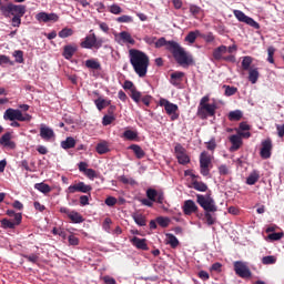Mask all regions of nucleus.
I'll list each match as a JSON object with an SVG mask.
<instances>
[{
    "instance_id": "1",
    "label": "nucleus",
    "mask_w": 284,
    "mask_h": 284,
    "mask_svg": "<svg viewBox=\"0 0 284 284\" xmlns=\"http://www.w3.org/2000/svg\"><path fill=\"white\" fill-rule=\"evenodd\" d=\"M197 199V205H200L204 211V220L207 226H213L216 223V214L219 211V206L216 205L215 200L213 199L211 193L205 195L197 194L195 195Z\"/></svg>"
},
{
    "instance_id": "2",
    "label": "nucleus",
    "mask_w": 284,
    "mask_h": 284,
    "mask_svg": "<svg viewBox=\"0 0 284 284\" xmlns=\"http://www.w3.org/2000/svg\"><path fill=\"white\" fill-rule=\"evenodd\" d=\"M0 11L6 19L12 18V26L19 28L22 24V18L27 12V8L23 4H2L0 0Z\"/></svg>"
},
{
    "instance_id": "3",
    "label": "nucleus",
    "mask_w": 284,
    "mask_h": 284,
    "mask_svg": "<svg viewBox=\"0 0 284 284\" xmlns=\"http://www.w3.org/2000/svg\"><path fill=\"white\" fill-rule=\"evenodd\" d=\"M130 63L139 78H144L146 75L149 68V58L144 52L136 49H131Z\"/></svg>"
},
{
    "instance_id": "4",
    "label": "nucleus",
    "mask_w": 284,
    "mask_h": 284,
    "mask_svg": "<svg viewBox=\"0 0 284 284\" xmlns=\"http://www.w3.org/2000/svg\"><path fill=\"white\" fill-rule=\"evenodd\" d=\"M168 51L171 52L175 62L181 67H190L194 63L193 57L187 54L178 42H170Z\"/></svg>"
},
{
    "instance_id": "5",
    "label": "nucleus",
    "mask_w": 284,
    "mask_h": 284,
    "mask_svg": "<svg viewBox=\"0 0 284 284\" xmlns=\"http://www.w3.org/2000/svg\"><path fill=\"white\" fill-rule=\"evenodd\" d=\"M104 42V38H99L97 33L93 32V29H91L90 33L81 41L80 47L87 50H100Z\"/></svg>"
},
{
    "instance_id": "6",
    "label": "nucleus",
    "mask_w": 284,
    "mask_h": 284,
    "mask_svg": "<svg viewBox=\"0 0 284 284\" xmlns=\"http://www.w3.org/2000/svg\"><path fill=\"white\" fill-rule=\"evenodd\" d=\"M214 155L207 151L200 154V172L203 176H209L213 168Z\"/></svg>"
},
{
    "instance_id": "7",
    "label": "nucleus",
    "mask_w": 284,
    "mask_h": 284,
    "mask_svg": "<svg viewBox=\"0 0 284 284\" xmlns=\"http://www.w3.org/2000/svg\"><path fill=\"white\" fill-rule=\"evenodd\" d=\"M227 54V45L225 44H221L212 51V58L214 61H225L230 63L236 62V57L234 54Z\"/></svg>"
},
{
    "instance_id": "8",
    "label": "nucleus",
    "mask_w": 284,
    "mask_h": 284,
    "mask_svg": "<svg viewBox=\"0 0 284 284\" xmlns=\"http://www.w3.org/2000/svg\"><path fill=\"white\" fill-rule=\"evenodd\" d=\"M3 119L6 121H19V122H30L32 116L29 114H24L22 113L21 110H14V109H7L4 114H3Z\"/></svg>"
},
{
    "instance_id": "9",
    "label": "nucleus",
    "mask_w": 284,
    "mask_h": 284,
    "mask_svg": "<svg viewBox=\"0 0 284 284\" xmlns=\"http://www.w3.org/2000/svg\"><path fill=\"white\" fill-rule=\"evenodd\" d=\"M160 106L165 109L168 115H171V121L174 122L179 120L180 114L176 113L179 111L178 104L170 102L165 98H160Z\"/></svg>"
},
{
    "instance_id": "10",
    "label": "nucleus",
    "mask_w": 284,
    "mask_h": 284,
    "mask_svg": "<svg viewBox=\"0 0 284 284\" xmlns=\"http://www.w3.org/2000/svg\"><path fill=\"white\" fill-rule=\"evenodd\" d=\"M233 270L236 275L243 280H248L252 277V272L246 262L235 261L233 262Z\"/></svg>"
},
{
    "instance_id": "11",
    "label": "nucleus",
    "mask_w": 284,
    "mask_h": 284,
    "mask_svg": "<svg viewBox=\"0 0 284 284\" xmlns=\"http://www.w3.org/2000/svg\"><path fill=\"white\" fill-rule=\"evenodd\" d=\"M174 153L178 163L182 165L191 163V156L186 154V150L180 143L174 146Z\"/></svg>"
},
{
    "instance_id": "12",
    "label": "nucleus",
    "mask_w": 284,
    "mask_h": 284,
    "mask_svg": "<svg viewBox=\"0 0 284 284\" xmlns=\"http://www.w3.org/2000/svg\"><path fill=\"white\" fill-rule=\"evenodd\" d=\"M233 16H235V18L240 22H244L247 26L252 27L253 29L260 30V24L253 18L246 16L245 12L239 11V9H235V11H233Z\"/></svg>"
},
{
    "instance_id": "13",
    "label": "nucleus",
    "mask_w": 284,
    "mask_h": 284,
    "mask_svg": "<svg viewBox=\"0 0 284 284\" xmlns=\"http://www.w3.org/2000/svg\"><path fill=\"white\" fill-rule=\"evenodd\" d=\"M122 88H124V90L131 91L130 97L134 101V103H136V104L141 103V92L138 91L136 87L134 85V82H132L130 80H125Z\"/></svg>"
},
{
    "instance_id": "14",
    "label": "nucleus",
    "mask_w": 284,
    "mask_h": 284,
    "mask_svg": "<svg viewBox=\"0 0 284 284\" xmlns=\"http://www.w3.org/2000/svg\"><path fill=\"white\" fill-rule=\"evenodd\" d=\"M92 191V186L87 185L84 182H79L74 185L67 187V193L74 194V193H82L89 194Z\"/></svg>"
},
{
    "instance_id": "15",
    "label": "nucleus",
    "mask_w": 284,
    "mask_h": 284,
    "mask_svg": "<svg viewBox=\"0 0 284 284\" xmlns=\"http://www.w3.org/2000/svg\"><path fill=\"white\" fill-rule=\"evenodd\" d=\"M22 220L23 216L18 214L16 220L3 219L0 221V224L3 230H14L17 226L21 225Z\"/></svg>"
},
{
    "instance_id": "16",
    "label": "nucleus",
    "mask_w": 284,
    "mask_h": 284,
    "mask_svg": "<svg viewBox=\"0 0 284 284\" xmlns=\"http://www.w3.org/2000/svg\"><path fill=\"white\" fill-rule=\"evenodd\" d=\"M36 19L39 21V22H44V23H48L50 21H53V22H57L60 20V16L52 12V13H48L45 11H41V12H38L36 14Z\"/></svg>"
},
{
    "instance_id": "17",
    "label": "nucleus",
    "mask_w": 284,
    "mask_h": 284,
    "mask_svg": "<svg viewBox=\"0 0 284 284\" xmlns=\"http://www.w3.org/2000/svg\"><path fill=\"white\" fill-rule=\"evenodd\" d=\"M272 149H273V144H272V140L271 139H266L262 142V149L260 152V155L263 160H268L272 156Z\"/></svg>"
},
{
    "instance_id": "18",
    "label": "nucleus",
    "mask_w": 284,
    "mask_h": 284,
    "mask_svg": "<svg viewBox=\"0 0 284 284\" xmlns=\"http://www.w3.org/2000/svg\"><path fill=\"white\" fill-rule=\"evenodd\" d=\"M215 111H216V105L215 104H207V105H204V106H197V116H201V119H206V113L209 114V116H214Z\"/></svg>"
},
{
    "instance_id": "19",
    "label": "nucleus",
    "mask_w": 284,
    "mask_h": 284,
    "mask_svg": "<svg viewBox=\"0 0 284 284\" xmlns=\"http://www.w3.org/2000/svg\"><path fill=\"white\" fill-rule=\"evenodd\" d=\"M183 212L185 215L196 214V212H199V206L193 200H187L183 204Z\"/></svg>"
},
{
    "instance_id": "20",
    "label": "nucleus",
    "mask_w": 284,
    "mask_h": 284,
    "mask_svg": "<svg viewBox=\"0 0 284 284\" xmlns=\"http://www.w3.org/2000/svg\"><path fill=\"white\" fill-rule=\"evenodd\" d=\"M78 50H79V48L77 47V44L63 45L62 55H63L64 59L71 60L72 57L77 53Z\"/></svg>"
},
{
    "instance_id": "21",
    "label": "nucleus",
    "mask_w": 284,
    "mask_h": 284,
    "mask_svg": "<svg viewBox=\"0 0 284 284\" xmlns=\"http://www.w3.org/2000/svg\"><path fill=\"white\" fill-rule=\"evenodd\" d=\"M40 136L44 141H50L51 139L54 138V132H53L52 129H50L45 124H41V126H40Z\"/></svg>"
},
{
    "instance_id": "22",
    "label": "nucleus",
    "mask_w": 284,
    "mask_h": 284,
    "mask_svg": "<svg viewBox=\"0 0 284 284\" xmlns=\"http://www.w3.org/2000/svg\"><path fill=\"white\" fill-rule=\"evenodd\" d=\"M230 143L232 144V146L230 148V151L231 152H236L241 145H242V139H241V135L239 134H232L230 136Z\"/></svg>"
},
{
    "instance_id": "23",
    "label": "nucleus",
    "mask_w": 284,
    "mask_h": 284,
    "mask_svg": "<svg viewBox=\"0 0 284 284\" xmlns=\"http://www.w3.org/2000/svg\"><path fill=\"white\" fill-rule=\"evenodd\" d=\"M131 244L134 247H136V250H143V251H148L149 250L145 239L141 240V237L134 236L131 240Z\"/></svg>"
},
{
    "instance_id": "24",
    "label": "nucleus",
    "mask_w": 284,
    "mask_h": 284,
    "mask_svg": "<svg viewBox=\"0 0 284 284\" xmlns=\"http://www.w3.org/2000/svg\"><path fill=\"white\" fill-rule=\"evenodd\" d=\"M12 135L11 133H4L1 138H0V144L9 148V149H14L16 148V143L13 141H11Z\"/></svg>"
},
{
    "instance_id": "25",
    "label": "nucleus",
    "mask_w": 284,
    "mask_h": 284,
    "mask_svg": "<svg viewBox=\"0 0 284 284\" xmlns=\"http://www.w3.org/2000/svg\"><path fill=\"white\" fill-rule=\"evenodd\" d=\"M185 73L182 71H175L171 74V84L173 87H179L181 84V82L183 81Z\"/></svg>"
},
{
    "instance_id": "26",
    "label": "nucleus",
    "mask_w": 284,
    "mask_h": 284,
    "mask_svg": "<svg viewBox=\"0 0 284 284\" xmlns=\"http://www.w3.org/2000/svg\"><path fill=\"white\" fill-rule=\"evenodd\" d=\"M84 67H87L90 70L102 71L101 62H99L95 59L87 60V62H84Z\"/></svg>"
},
{
    "instance_id": "27",
    "label": "nucleus",
    "mask_w": 284,
    "mask_h": 284,
    "mask_svg": "<svg viewBox=\"0 0 284 284\" xmlns=\"http://www.w3.org/2000/svg\"><path fill=\"white\" fill-rule=\"evenodd\" d=\"M75 146H77V140H74V138L72 136H67V140L61 141V148L63 150H70Z\"/></svg>"
},
{
    "instance_id": "28",
    "label": "nucleus",
    "mask_w": 284,
    "mask_h": 284,
    "mask_svg": "<svg viewBox=\"0 0 284 284\" xmlns=\"http://www.w3.org/2000/svg\"><path fill=\"white\" fill-rule=\"evenodd\" d=\"M129 149L133 151V153H134V155H135V158H136L138 160H142V159L145 158V151H143L140 145H138V144H132V145H130Z\"/></svg>"
},
{
    "instance_id": "29",
    "label": "nucleus",
    "mask_w": 284,
    "mask_h": 284,
    "mask_svg": "<svg viewBox=\"0 0 284 284\" xmlns=\"http://www.w3.org/2000/svg\"><path fill=\"white\" fill-rule=\"evenodd\" d=\"M166 244L170 245L172 247V250H176V247H179L180 245V241L178 240V237L174 234H166Z\"/></svg>"
},
{
    "instance_id": "30",
    "label": "nucleus",
    "mask_w": 284,
    "mask_h": 284,
    "mask_svg": "<svg viewBox=\"0 0 284 284\" xmlns=\"http://www.w3.org/2000/svg\"><path fill=\"white\" fill-rule=\"evenodd\" d=\"M258 180H260V173H258V171L254 170L246 178V184L247 185H255Z\"/></svg>"
},
{
    "instance_id": "31",
    "label": "nucleus",
    "mask_w": 284,
    "mask_h": 284,
    "mask_svg": "<svg viewBox=\"0 0 284 284\" xmlns=\"http://www.w3.org/2000/svg\"><path fill=\"white\" fill-rule=\"evenodd\" d=\"M258 77H260V72H258L257 68H253V69L248 70V81L252 84H256Z\"/></svg>"
},
{
    "instance_id": "32",
    "label": "nucleus",
    "mask_w": 284,
    "mask_h": 284,
    "mask_svg": "<svg viewBox=\"0 0 284 284\" xmlns=\"http://www.w3.org/2000/svg\"><path fill=\"white\" fill-rule=\"evenodd\" d=\"M69 219L72 221V223L74 224H81L84 222L83 216L81 215V213L77 212V211H72Z\"/></svg>"
},
{
    "instance_id": "33",
    "label": "nucleus",
    "mask_w": 284,
    "mask_h": 284,
    "mask_svg": "<svg viewBox=\"0 0 284 284\" xmlns=\"http://www.w3.org/2000/svg\"><path fill=\"white\" fill-rule=\"evenodd\" d=\"M95 151L100 155L106 154L110 151L108 142L104 141V142L98 143L97 148H95Z\"/></svg>"
},
{
    "instance_id": "34",
    "label": "nucleus",
    "mask_w": 284,
    "mask_h": 284,
    "mask_svg": "<svg viewBox=\"0 0 284 284\" xmlns=\"http://www.w3.org/2000/svg\"><path fill=\"white\" fill-rule=\"evenodd\" d=\"M243 118V114L240 110L231 111L227 115L229 121L239 122Z\"/></svg>"
},
{
    "instance_id": "35",
    "label": "nucleus",
    "mask_w": 284,
    "mask_h": 284,
    "mask_svg": "<svg viewBox=\"0 0 284 284\" xmlns=\"http://www.w3.org/2000/svg\"><path fill=\"white\" fill-rule=\"evenodd\" d=\"M252 63H253L252 57H250V55L244 57L242 60V70L245 72L252 70V68H251Z\"/></svg>"
},
{
    "instance_id": "36",
    "label": "nucleus",
    "mask_w": 284,
    "mask_h": 284,
    "mask_svg": "<svg viewBox=\"0 0 284 284\" xmlns=\"http://www.w3.org/2000/svg\"><path fill=\"white\" fill-rule=\"evenodd\" d=\"M192 186L195 191L202 192V193L206 192L207 190V185L203 182H199L197 180L192 181Z\"/></svg>"
},
{
    "instance_id": "37",
    "label": "nucleus",
    "mask_w": 284,
    "mask_h": 284,
    "mask_svg": "<svg viewBox=\"0 0 284 284\" xmlns=\"http://www.w3.org/2000/svg\"><path fill=\"white\" fill-rule=\"evenodd\" d=\"M34 189L44 195H47L51 192V186H49L48 184H44V183H37L34 185Z\"/></svg>"
},
{
    "instance_id": "38",
    "label": "nucleus",
    "mask_w": 284,
    "mask_h": 284,
    "mask_svg": "<svg viewBox=\"0 0 284 284\" xmlns=\"http://www.w3.org/2000/svg\"><path fill=\"white\" fill-rule=\"evenodd\" d=\"M200 30L190 31L189 34L185 37V41L193 44L196 41V38L200 37Z\"/></svg>"
},
{
    "instance_id": "39",
    "label": "nucleus",
    "mask_w": 284,
    "mask_h": 284,
    "mask_svg": "<svg viewBox=\"0 0 284 284\" xmlns=\"http://www.w3.org/2000/svg\"><path fill=\"white\" fill-rule=\"evenodd\" d=\"M172 42H175V41H166L165 38L162 37V38H160L158 41H155L154 47H155L156 49L166 47V50H169V47H170L169 43H172Z\"/></svg>"
},
{
    "instance_id": "40",
    "label": "nucleus",
    "mask_w": 284,
    "mask_h": 284,
    "mask_svg": "<svg viewBox=\"0 0 284 284\" xmlns=\"http://www.w3.org/2000/svg\"><path fill=\"white\" fill-rule=\"evenodd\" d=\"M58 36L61 38V39H65L68 37H72L73 36V30L71 28H68V27H64L62 28Z\"/></svg>"
},
{
    "instance_id": "41",
    "label": "nucleus",
    "mask_w": 284,
    "mask_h": 284,
    "mask_svg": "<svg viewBox=\"0 0 284 284\" xmlns=\"http://www.w3.org/2000/svg\"><path fill=\"white\" fill-rule=\"evenodd\" d=\"M156 224L160 225L162 229H166L170 225L171 220L169 217H156Z\"/></svg>"
},
{
    "instance_id": "42",
    "label": "nucleus",
    "mask_w": 284,
    "mask_h": 284,
    "mask_svg": "<svg viewBox=\"0 0 284 284\" xmlns=\"http://www.w3.org/2000/svg\"><path fill=\"white\" fill-rule=\"evenodd\" d=\"M277 258L275 255H266L265 257H262V264L263 265H275Z\"/></svg>"
},
{
    "instance_id": "43",
    "label": "nucleus",
    "mask_w": 284,
    "mask_h": 284,
    "mask_svg": "<svg viewBox=\"0 0 284 284\" xmlns=\"http://www.w3.org/2000/svg\"><path fill=\"white\" fill-rule=\"evenodd\" d=\"M120 39L130 43V44H134L135 43V40L132 39L131 34L126 31H122L120 32Z\"/></svg>"
},
{
    "instance_id": "44",
    "label": "nucleus",
    "mask_w": 284,
    "mask_h": 284,
    "mask_svg": "<svg viewBox=\"0 0 284 284\" xmlns=\"http://www.w3.org/2000/svg\"><path fill=\"white\" fill-rule=\"evenodd\" d=\"M205 148H206V150L214 152L217 148L216 139L214 136H212L210 139V141L205 142Z\"/></svg>"
},
{
    "instance_id": "45",
    "label": "nucleus",
    "mask_w": 284,
    "mask_h": 284,
    "mask_svg": "<svg viewBox=\"0 0 284 284\" xmlns=\"http://www.w3.org/2000/svg\"><path fill=\"white\" fill-rule=\"evenodd\" d=\"M133 220L135 222V224L140 227H143L146 225V221L145 217L142 214H136L133 216Z\"/></svg>"
},
{
    "instance_id": "46",
    "label": "nucleus",
    "mask_w": 284,
    "mask_h": 284,
    "mask_svg": "<svg viewBox=\"0 0 284 284\" xmlns=\"http://www.w3.org/2000/svg\"><path fill=\"white\" fill-rule=\"evenodd\" d=\"M115 20L119 23H132V22H134V18H132L131 16H128V14L120 16Z\"/></svg>"
},
{
    "instance_id": "47",
    "label": "nucleus",
    "mask_w": 284,
    "mask_h": 284,
    "mask_svg": "<svg viewBox=\"0 0 284 284\" xmlns=\"http://www.w3.org/2000/svg\"><path fill=\"white\" fill-rule=\"evenodd\" d=\"M275 48L273 45H270L267 48V62L271 63V64H274L275 63V60H274V54H275Z\"/></svg>"
},
{
    "instance_id": "48",
    "label": "nucleus",
    "mask_w": 284,
    "mask_h": 284,
    "mask_svg": "<svg viewBox=\"0 0 284 284\" xmlns=\"http://www.w3.org/2000/svg\"><path fill=\"white\" fill-rule=\"evenodd\" d=\"M122 136H124L128 141H135L138 139V133L131 130L125 131L122 133Z\"/></svg>"
},
{
    "instance_id": "49",
    "label": "nucleus",
    "mask_w": 284,
    "mask_h": 284,
    "mask_svg": "<svg viewBox=\"0 0 284 284\" xmlns=\"http://www.w3.org/2000/svg\"><path fill=\"white\" fill-rule=\"evenodd\" d=\"M223 89H225V92H224V94L226 95V97H233V95H235L236 94V92H237V88L236 87H231V85H223Z\"/></svg>"
},
{
    "instance_id": "50",
    "label": "nucleus",
    "mask_w": 284,
    "mask_h": 284,
    "mask_svg": "<svg viewBox=\"0 0 284 284\" xmlns=\"http://www.w3.org/2000/svg\"><path fill=\"white\" fill-rule=\"evenodd\" d=\"M94 104L99 111H102L106 108V100L103 98H98L94 100Z\"/></svg>"
},
{
    "instance_id": "51",
    "label": "nucleus",
    "mask_w": 284,
    "mask_h": 284,
    "mask_svg": "<svg viewBox=\"0 0 284 284\" xmlns=\"http://www.w3.org/2000/svg\"><path fill=\"white\" fill-rule=\"evenodd\" d=\"M158 191L155 189H148L146 196L150 201L156 202Z\"/></svg>"
},
{
    "instance_id": "52",
    "label": "nucleus",
    "mask_w": 284,
    "mask_h": 284,
    "mask_svg": "<svg viewBox=\"0 0 284 284\" xmlns=\"http://www.w3.org/2000/svg\"><path fill=\"white\" fill-rule=\"evenodd\" d=\"M13 57L16 58L17 63L24 62V52L22 50H16Z\"/></svg>"
},
{
    "instance_id": "53",
    "label": "nucleus",
    "mask_w": 284,
    "mask_h": 284,
    "mask_svg": "<svg viewBox=\"0 0 284 284\" xmlns=\"http://www.w3.org/2000/svg\"><path fill=\"white\" fill-rule=\"evenodd\" d=\"M219 173H220L221 176H227V175L231 174V170H230V168L227 165L222 164L219 168Z\"/></svg>"
},
{
    "instance_id": "54",
    "label": "nucleus",
    "mask_w": 284,
    "mask_h": 284,
    "mask_svg": "<svg viewBox=\"0 0 284 284\" xmlns=\"http://www.w3.org/2000/svg\"><path fill=\"white\" fill-rule=\"evenodd\" d=\"M115 120L116 118L114 115H104V118H102V125H111Z\"/></svg>"
},
{
    "instance_id": "55",
    "label": "nucleus",
    "mask_w": 284,
    "mask_h": 284,
    "mask_svg": "<svg viewBox=\"0 0 284 284\" xmlns=\"http://www.w3.org/2000/svg\"><path fill=\"white\" fill-rule=\"evenodd\" d=\"M283 236H284V233L283 232H278V233H271V234H268L267 239L270 241L276 242V241H280Z\"/></svg>"
},
{
    "instance_id": "56",
    "label": "nucleus",
    "mask_w": 284,
    "mask_h": 284,
    "mask_svg": "<svg viewBox=\"0 0 284 284\" xmlns=\"http://www.w3.org/2000/svg\"><path fill=\"white\" fill-rule=\"evenodd\" d=\"M13 65V62L10 60L9 57L4 55V54H1L0 55V65L3 67V65Z\"/></svg>"
},
{
    "instance_id": "57",
    "label": "nucleus",
    "mask_w": 284,
    "mask_h": 284,
    "mask_svg": "<svg viewBox=\"0 0 284 284\" xmlns=\"http://www.w3.org/2000/svg\"><path fill=\"white\" fill-rule=\"evenodd\" d=\"M110 12L114 16H119L123 12L122 8L118 4H113L110 7Z\"/></svg>"
},
{
    "instance_id": "58",
    "label": "nucleus",
    "mask_w": 284,
    "mask_h": 284,
    "mask_svg": "<svg viewBox=\"0 0 284 284\" xmlns=\"http://www.w3.org/2000/svg\"><path fill=\"white\" fill-rule=\"evenodd\" d=\"M201 11L202 9L200 7L194 4L190 6V12L194 18H196L201 13Z\"/></svg>"
},
{
    "instance_id": "59",
    "label": "nucleus",
    "mask_w": 284,
    "mask_h": 284,
    "mask_svg": "<svg viewBox=\"0 0 284 284\" xmlns=\"http://www.w3.org/2000/svg\"><path fill=\"white\" fill-rule=\"evenodd\" d=\"M23 258L27 260L29 263H32V264H36L39 261V257L36 254L23 255Z\"/></svg>"
},
{
    "instance_id": "60",
    "label": "nucleus",
    "mask_w": 284,
    "mask_h": 284,
    "mask_svg": "<svg viewBox=\"0 0 284 284\" xmlns=\"http://www.w3.org/2000/svg\"><path fill=\"white\" fill-rule=\"evenodd\" d=\"M89 195H81L80 196V205L81 206H87V205H89V200H90V197H91V194H90V192L88 193Z\"/></svg>"
},
{
    "instance_id": "61",
    "label": "nucleus",
    "mask_w": 284,
    "mask_h": 284,
    "mask_svg": "<svg viewBox=\"0 0 284 284\" xmlns=\"http://www.w3.org/2000/svg\"><path fill=\"white\" fill-rule=\"evenodd\" d=\"M105 204L110 207L114 206L118 204V199L114 197V196H109L106 200H105Z\"/></svg>"
},
{
    "instance_id": "62",
    "label": "nucleus",
    "mask_w": 284,
    "mask_h": 284,
    "mask_svg": "<svg viewBox=\"0 0 284 284\" xmlns=\"http://www.w3.org/2000/svg\"><path fill=\"white\" fill-rule=\"evenodd\" d=\"M102 281L105 284H118L116 280H114V277H112L110 275H105L104 277H102Z\"/></svg>"
},
{
    "instance_id": "63",
    "label": "nucleus",
    "mask_w": 284,
    "mask_h": 284,
    "mask_svg": "<svg viewBox=\"0 0 284 284\" xmlns=\"http://www.w3.org/2000/svg\"><path fill=\"white\" fill-rule=\"evenodd\" d=\"M69 243L71 246H78L80 244V240L74 235L69 236Z\"/></svg>"
},
{
    "instance_id": "64",
    "label": "nucleus",
    "mask_w": 284,
    "mask_h": 284,
    "mask_svg": "<svg viewBox=\"0 0 284 284\" xmlns=\"http://www.w3.org/2000/svg\"><path fill=\"white\" fill-rule=\"evenodd\" d=\"M276 130H277L278 138L283 139L284 138V124H282V125L277 124Z\"/></svg>"
}]
</instances>
